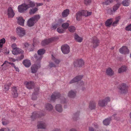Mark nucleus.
Returning a JSON list of instances; mask_svg holds the SVG:
<instances>
[{"instance_id":"nucleus-1","label":"nucleus","mask_w":131,"mask_h":131,"mask_svg":"<svg viewBox=\"0 0 131 131\" xmlns=\"http://www.w3.org/2000/svg\"><path fill=\"white\" fill-rule=\"evenodd\" d=\"M34 3L30 1L28 4H23L19 5L18 7V11L20 13H23L28 8L33 7L35 6Z\"/></svg>"},{"instance_id":"nucleus-2","label":"nucleus","mask_w":131,"mask_h":131,"mask_svg":"<svg viewBox=\"0 0 131 131\" xmlns=\"http://www.w3.org/2000/svg\"><path fill=\"white\" fill-rule=\"evenodd\" d=\"M52 60L54 63H53L52 61H50L49 63V67L50 68L53 67L55 68L58 67L59 64L60 62V60L55 58L52 54Z\"/></svg>"},{"instance_id":"nucleus-3","label":"nucleus","mask_w":131,"mask_h":131,"mask_svg":"<svg viewBox=\"0 0 131 131\" xmlns=\"http://www.w3.org/2000/svg\"><path fill=\"white\" fill-rule=\"evenodd\" d=\"M45 52L46 51L44 49H39L37 51L38 55L35 54L34 55V57L37 61H39L42 57V56L45 53Z\"/></svg>"},{"instance_id":"nucleus-4","label":"nucleus","mask_w":131,"mask_h":131,"mask_svg":"<svg viewBox=\"0 0 131 131\" xmlns=\"http://www.w3.org/2000/svg\"><path fill=\"white\" fill-rule=\"evenodd\" d=\"M128 86L124 83L121 84L119 87V89L122 94H126L128 92Z\"/></svg>"},{"instance_id":"nucleus-5","label":"nucleus","mask_w":131,"mask_h":131,"mask_svg":"<svg viewBox=\"0 0 131 131\" xmlns=\"http://www.w3.org/2000/svg\"><path fill=\"white\" fill-rule=\"evenodd\" d=\"M91 46L94 48H96L98 46L100 43V41L95 37H93L92 38Z\"/></svg>"},{"instance_id":"nucleus-6","label":"nucleus","mask_w":131,"mask_h":131,"mask_svg":"<svg viewBox=\"0 0 131 131\" xmlns=\"http://www.w3.org/2000/svg\"><path fill=\"white\" fill-rule=\"evenodd\" d=\"M84 62L83 60L82 59H78L75 61L73 64L75 67H81L84 65Z\"/></svg>"},{"instance_id":"nucleus-7","label":"nucleus","mask_w":131,"mask_h":131,"mask_svg":"<svg viewBox=\"0 0 131 131\" xmlns=\"http://www.w3.org/2000/svg\"><path fill=\"white\" fill-rule=\"evenodd\" d=\"M16 32L20 37H22L25 34V31L24 29L20 27H18L16 28Z\"/></svg>"},{"instance_id":"nucleus-8","label":"nucleus","mask_w":131,"mask_h":131,"mask_svg":"<svg viewBox=\"0 0 131 131\" xmlns=\"http://www.w3.org/2000/svg\"><path fill=\"white\" fill-rule=\"evenodd\" d=\"M70 47L67 45L62 46L61 47V50L62 52L64 54L68 53L70 52Z\"/></svg>"},{"instance_id":"nucleus-9","label":"nucleus","mask_w":131,"mask_h":131,"mask_svg":"<svg viewBox=\"0 0 131 131\" xmlns=\"http://www.w3.org/2000/svg\"><path fill=\"white\" fill-rule=\"evenodd\" d=\"M39 88H35L34 92L32 93L31 99L33 100H37V96L39 94Z\"/></svg>"},{"instance_id":"nucleus-10","label":"nucleus","mask_w":131,"mask_h":131,"mask_svg":"<svg viewBox=\"0 0 131 131\" xmlns=\"http://www.w3.org/2000/svg\"><path fill=\"white\" fill-rule=\"evenodd\" d=\"M40 67V65L39 62L37 64H35L32 65L31 67V72L33 73H35L37 69Z\"/></svg>"},{"instance_id":"nucleus-11","label":"nucleus","mask_w":131,"mask_h":131,"mask_svg":"<svg viewBox=\"0 0 131 131\" xmlns=\"http://www.w3.org/2000/svg\"><path fill=\"white\" fill-rule=\"evenodd\" d=\"M18 87L14 86L12 88V95L14 98L17 97L18 96V94L17 92Z\"/></svg>"},{"instance_id":"nucleus-12","label":"nucleus","mask_w":131,"mask_h":131,"mask_svg":"<svg viewBox=\"0 0 131 131\" xmlns=\"http://www.w3.org/2000/svg\"><path fill=\"white\" fill-rule=\"evenodd\" d=\"M119 52L122 54H126L129 53V51L127 47L125 46H123L119 50Z\"/></svg>"},{"instance_id":"nucleus-13","label":"nucleus","mask_w":131,"mask_h":131,"mask_svg":"<svg viewBox=\"0 0 131 131\" xmlns=\"http://www.w3.org/2000/svg\"><path fill=\"white\" fill-rule=\"evenodd\" d=\"M7 15L9 18H13L14 16V12L12 7H9L8 8Z\"/></svg>"},{"instance_id":"nucleus-14","label":"nucleus","mask_w":131,"mask_h":131,"mask_svg":"<svg viewBox=\"0 0 131 131\" xmlns=\"http://www.w3.org/2000/svg\"><path fill=\"white\" fill-rule=\"evenodd\" d=\"M26 88L29 89L33 88L34 86V82L30 81L27 82L25 83Z\"/></svg>"},{"instance_id":"nucleus-15","label":"nucleus","mask_w":131,"mask_h":131,"mask_svg":"<svg viewBox=\"0 0 131 131\" xmlns=\"http://www.w3.org/2000/svg\"><path fill=\"white\" fill-rule=\"evenodd\" d=\"M38 113H39L37 112H34L33 113L31 117L32 120H34L37 117H40L41 116L44 115L42 114H40L39 113V114Z\"/></svg>"},{"instance_id":"nucleus-16","label":"nucleus","mask_w":131,"mask_h":131,"mask_svg":"<svg viewBox=\"0 0 131 131\" xmlns=\"http://www.w3.org/2000/svg\"><path fill=\"white\" fill-rule=\"evenodd\" d=\"M54 39L55 38L53 37L48 39L42 41L41 42L43 46H45L51 42L52 41L54 40Z\"/></svg>"},{"instance_id":"nucleus-17","label":"nucleus","mask_w":131,"mask_h":131,"mask_svg":"<svg viewBox=\"0 0 131 131\" xmlns=\"http://www.w3.org/2000/svg\"><path fill=\"white\" fill-rule=\"evenodd\" d=\"M83 76L80 75L77 76L74 78L70 82V83L71 84L75 82H77L80 80L82 78Z\"/></svg>"},{"instance_id":"nucleus-18","label":"nucleus","mask_w":131,"mask_h":131,"mask_svg":"<svg viewBox=\"0 0 131 131\" xmlns=\"http://www.w3.org/2000/svg\"><path fill=\"white\" fill-rule=\"evenodd\" d=\"M60 96V94L57 92L53 93L51 96V100L54 101L56 99L58 98Z\"/></svg>"},{"instance_id":"nucleus-19","label":"nucleus","mask_w":131,"mask_h":131,"mask_svg":"<svg viewBox=\"0 0 131 131\" xmlns=\"http://www.w3.org/2000/svg\"><path fill=\"white\" fill-rule=\"evenodd\" d=\"M106 73L107 75L110 76L113 75L114 73V71L110 67L107 68L106 69Z\"/></svg>"},{"instance_id":"nucleus-20","label":"nucleus","mask_w":131,"mask_h":131,"mask_svg":"<svg viewBox=\"0 0 131 131\" xmlns=\"http://www.w3.org/2000/svg\"><path fill=\"white\" fill-rule=\"evenodd\" d=\"M46 124L43 122L41 121L38 122L37 127L38 128L45 129L46 127Z\"/></svg>"},{"instance_id":"nucleus-21","label":"nucleus","mask_w":131,"mask_h":131,"mask_svg":"<svg viewBox=\"0 0 131 131\" xmlns=\"http://www.w3.org/2000/svg\"><path fill=\"white\" fill-rule=\"evenodd\" d=\"M12 52L13 54L16 55L21 53H22L23 52V51L21 49L19 48H17L13 49Z\"/></svg>"},{"instance_id":"nucleus-22","label":"nucleus","mask_w":131,"mask_h":131,"mask_svg":"<svg viewBox=\"0 0 131 131\" xmlns=\"http://www.w3.org/2000/svg\"><path fill=\"white\" fill-rule=\"evenodd\" d=\"M76 92L75 91H73L71 90L68 93V96L71 98H74L76 96Z\"/></svg>"},{"instance_id":"nucleus-23","label":"nucleus","mask_w":131,"mask_h":131,"mask_svg":"<svg viewBox=\"0 0 131 131\" xmlns=\"http://www.w3.org/2000/svg\"><path fill=\"white\" fill-rule=\"evenodd\" d=\"M96 103L94 101H90L89 104V108L91 110L95 109L96 107Z\"/></svg>"},{"instance_id":"nucleus-24","label":"nucleus","mask_w":131,"mask_h":131,"mask_svg":"<svg viewBox=\"0 0 131 131\" xmlns=\"http://www.w3.org/2000/svg\"><path fill=\"white\" fill-rule=\"evenodd\" d=\"M83 10L81 11H79L76 14V19L78 21L80 20L81 17L83 16Z\"/></svg>"},{"instance_id":"nucleus-25","label":"nucleus","mask_w":131,"mask_h":131,"mask_svg":"<svg viewBox=\"0 0 131 131\" xmlns=\"http://www.w3.org/2000/svg\"><path fill=\"white\" fill-rule=\"evenodd\" d=\"M24 46L26 49L28 50L29 51H32L34 49V48L33 47L32 48H31L32 46L31 45L27 43H25L24 44Z\"/></svg>"},{"instance_id":"nucleus-26","label":"nucleus","mask_w":131,"mask_h":131,"mask_svg":"<svg viewBox=\"0 0 131 131\" xmlns=\"http://www.w3.org/2000/svg\"><path fill=\"white\" fill-rule=\"evenodd\" d=\"M45 108L47 111H50L52 110L53 106L51 104L48 103L46 104Z\"/></svg>"},{"instance_id":"nucleus-27","label":"nucleus","mask_w":131,"mask_h":131,"mask_svg":"<svg viewBox=\"0 0 131 131\" xmlns=\"http://www.w3.org/2000/svg\"><path fill=\"white\" fill-rule=\"evenodd\" d=\"M23 63L26 67H29L31 65L30 61L27 59L24 60L23 62Z\"/></svg>"},{"instance_id":"nucleus-28","label":"nucleus","mask_w":131,"mask_h":131,"mask_svg":"<svg viewBox=\"0 0 131 131\" xmlns=\"http://www.w3.org/2000/svg\"><path fill=\"white\" fill-rule=\"evenodd\" d=\"M35 23V22L31 18L28 21L27 25L29 27H31L34 25Z\"/></svg>"},{"instance_id":"nucleus-29","label":"nucleus","mask_w":131,"mask_h":131,"mask_svg":"<svg viewBox=\"0 0 131 131\" xmlns=\"http://www.w3.org/2000/svg\"><path fill=\"white\" fill-rule=\"evenodd\" d=\"M127 70V67L125 66H122L118 69V72L119 73H121L124 72H125Z\"/></svg>"},{"instance_id":"nucleus-30","label":"nucleus","mask_w":131,"mask_h":131,"mask_svg":"<svg viewBox=\"0 0 131 131\" xmlns=\"http://www.w3.org/2000/svg\"><path fill=\"white\" fill-rule=\"evenodd\" d=\"M13 63H11L10 62H8L7 61H5V62L3 63V64L2 65V66H5L6 67L4 69L5 70H6L7 69V68L9 66V64H10L12 66V64Z\"/></svg>"},{"instance_id":"nucleus-31","label":"nucleus","mask_w":131,"mask_h":131,"mask_svg":"<svg viewBox=\"0 0 131 131\" xmlns=\"http://www.w3.org/2000/svg\"><path fill=\"white\" fill-rule=\"evenodd\" d=\"M18 23L19 25L23 26L24 25L25 20L22 17H19L17 19Z\"/></svg>"},{"instance_id":"nucleus-32","label":"nucleus","mask_w":131,"mask_h":131,"mask_svg":"<svg viewBox=\"0 0 131 131\" xmlns=\"http://www.w3.org/2000/svg\"><path fill=\"white\" fill-rule=\"evenodd\" d=\"M55 109L57 111L59 112H61L62 111V106L60 104H57L56 105Z\"/></svg>"},{"instance_id":"nucleus-33","label":"nucleus","mask_w":131,"mask_h":131,"mask_svg":"<svg viewBox=\"0 0 131 131\" xmlns=\"http://www.w3.org/2000/svg\"><path fill=\"white\" fill-rule=\"evenodd\" d=\"M99 105L100 106L103 107L107 105L104 99L100 100L98 102Z\"/></svg>"},{"instance_id":"nucleus-34","label":"nucleus","mask_w":131,"mask_h":131,"mask_svg":"<svg viewBox=\"0 0 131 131\" xmlns=\"http://www.w3.org/2000/svg\"><path fill=\"white\" fill-rule=\"evenodd\" d=\"M110 118H108L105 119L103 121V124L105 125H109L110 123V121L111 120Z\"/></svg>"},{"instance_id":"nucleus-35","label":"nucleus","mask_w":131,"mask_h":131,"mask_svg":"<svg viewBox=\"0 0 131 131\" xmlns=\"http://www.w3.org/2000/svg\"><path fill=\"white\" fill-rule=\"evenodd\" d=\"M69 11L68 9H67L64 10L62 13V16L63 17L67 16L69 14Z\"/></svg>"},{"instance_id":"nucleus-36","label":"nucleus","mask_w":131,"mask_h":131,"mask_svg":"<svg viewBox=\"0 0 131 131\" xmlns=\"http://www.w3.org/2000/svg\"><path fill=\"white\" fill-rule=\"evenodd\" d=\"M74 38L76 41L79 42H81L83 40V38L79 37L77 34L75 35Z\"/></svg>"},{"instance_id":"nucleus-37","label":"nucleus","mask_w":131,"mask_h":131,"mask_svg":"<svg viewBox=\"0 0 131 131\" xmlns=\"http://www.w3.org/2000/svg\"><path fill=\"white\" fill-rule=\"evenodd\" d=\"M130 3L129 0H124L122 2V4L124 6H127L129 5Z\"/></svg>"},{"instance_id":"nucleus-38","label":"nucleus","mask_w":131,"mask_h":131,"mask_svg":"<svg viewBox=\"0 0 131 131\" xmlns=\"http://www.w3.org/2000/svg\"><path fill=\"white\" fill-rule=\"evenodd\" d=\"M113 22V19L110 18L108 19L106 22L105 25L106 26H109Z\"/></svg>"},{"instance_id":"nucleus-39","label":"nucleus","mask_w":131,"mask_h":131,"mask_svg":"<svg viewBox=\"0 0 131 131\" xmlns=\"http://www.w3.org/2000/svg\"><path fill=\"white\" fill-rule=\"evenodd\" d=\"M83 16L85 17L89 16L91 15L92 12H88L87 10H83Z\"/></svg>"},{"instance_id":"nucleus-40","label":"nucleus","mask_w":131,"mask_h":131,"mask_svg":"<svg viewBox=\"0 0 131 131\" xmlns=\"http://www.w3.org/2000/svg\"><path fill=\"white\" fill-rule=\"evenodd\" d=\"M121 17L119 16L116 17L115 18V21L113 22L112 24L113 26H116V24L118 23Z\"/></svg>"},{"instance_id":"nucleus-41","label":"nucleus","mask_w":131,"mask_h":131,"mask_svg":"<svg viewBox=\"0 0 131 131\" xmlns=\"http://www.w3.org/2000/svg\"><path fill=\"white\" fill-rule=\"evenodd\" d=\"M40 17L39 15H36L34 16L33 17L31 18L35 23L38 20L40 19Z\"/></svg>"},{"instance_id":"nucleus-42","label":"nucleus","mask_w":131,"mask_h":131,"mask_svg":"<svg viewBox=\"0 0 131 131\" xmlns=\"http://www.w3.org/2000/svg\"><path fill=\"white\" fill-rule=\"evenodd\" d=\"M38 10L37 8L35 7L34 8L31 9L29 11V13L30 14H34Z\"/></svg>"},{"instance_id":"nucleus-43","label":"nucleus","mask_w":131,"mask_h":131,"mask_svg":"<svg viewBox=\"0 0 131 131\" xmlns=\"http://www.w3.org/2000/svg\"><path fill=\"white\" fill-rule=\"evenodd\" d=\"M75 27L73 26H70L68 28L69 31L71 32H74L75 30Z\"/></svg>"},{"instance_id":"nucleus-44","label":"nucleus","mask_w":131,"mask_h":131,"mask_svg":"<svg viewBox=\"0 0 131 131\" xmlns=\"http://www.w3.org/2000/svg\"><path fill=\"white\" fill-rule=\"evenodd\" d=\"M11 84L9 83L8 84H5L4 85V90L6 91H7L9 89V87L11 85Z\"/></svg>"},{"instance_id":"nucleus-45","label":"nucleus","mask_w":131,"mask_h":131,"mask_svg":"<svg viewBox=\"0 0 131 131\" xmlns=\"http://www.w3.org/2000/svg\"><path fill=\"white\" fill-rule=\"evenodd\" d=\"M0 131H15V130L13 129H9L8 128H3L0 129Z\"/></svg>"},{"instance_id":"nucleus-46","label":"nucleus","mask_w":131,"mask_h":131,"mask_svg":"<svg viewBox=\"0 0 131 131\" xmlns=\"http://www.w3.org/2000/svg\"><path fill=\"white\" fill-rule=\"evenodd\" d=\"M69 25V24L67 23H65L62 24V26L64 29H66L67 28Z\"/></svg>"},{"instance_id":"nucleus-47","label":"nucleus","mask_w":131,"mask_h":131,"mask_svg":"<svg viewBox=\"0 0 131 131\" xmlns=\"http://www.w3.org/2000/svg\"><path fill=\"white\" fill-rule=\"evenodd\" d=\"M5 40L4 38L0 40V47L2 48L3 47V44L5 43Z\"/></svg>"},{"instance_id":"nucleus-48","label":"nucleus","mask_w":131,"mask_h":131,"mask_svg":"<svg viewBox=\"0 0 131 131\" xmlns=\"http://www.w3.org/2000/svg\"><path fill=\"white\" fill-rule=\"evenodd\" d=\"M120 4H117L115 5L113 7V9L114 11H115L117 10L118 9L119 7Z\"/></svg>"},{"instance_id":"nucleus-49","label":"nucleus","mask_w":131,"mask_h":131,"mask_svg":"<svg viewBox=\"0 0 131 131\" xmlns=\"http://www.w3.org/2000/svg\"><path fill=\"white\" fill-rule=\"evenodd\" d=\"M104 100L105 101V103H106L107 105V104L108 103L110 102L111 101V99L110 97L108 96L105 97L104 99Z\"/></svg>"},{"instance_id":"nucleus-50","label":"nucleus","mask_w":131,"mask_h":131,"mask_svg":"<svg viewBox=\"0 0 131 131\" xmlns=\"http://www.w3.org/2000/svg\"><path fill=\"white\" fill-rule=\"evenodd\" d=\"M113 2V0H107L105 2H104L103 4L106 5H108L110 3H112Z\"/></svg>"},{"instance_id":"nucleus-51","label":"nucleus","mask_w":131,"mask_h":131,"mask_svg":"<svg viewBox=\"0 0 131 131\" xmlns=\"http://www.w3.org/2000/svg\"><path fill=\"white\" fill-rule=\"evenodd\" d=\"M125 29L127 31H131V24L126 26L125 28Z\"/></svg>"},{"instance_id":"nucleus-52","label":"nucleus","mask_w":131,"mask_h":131,"mask_svg":"<svg viewBox=\"0 0 131 131\" xmlns=\"http://www.w3.org/2000/svg\"><path fill=\"white\" fill-rule=\"evenodd\" d=\"M62 22L63 21L62 19H59L58 20V21L56 24V25L58 27L60 26Z\"/></svg>"},{"instance_id":"nucleus-53","label":"nucleus","mask_w":131,"mask_h":131,"mask_svg":"<svg viewBox=\"0 0 131 131\" xmlns=\"http://www.w3.org/2000/svg\"><path fill=\"white\" fill-rule=\"evenodd\" d=\"M57 31L60 33H62L64 32V30L60 28H58L57 29Z\"/></svg>"},{"instance_id":"nucleus-54","label":"nucleus","mask_w":131,"mask_h":131,"mask_svg":"<svg viewBox=\"0 0 131 131\" xmlns=\"http://www.w3.org/2000/svg\"><path fill=\"white\" fill-rule=\"evenodd\" d=\"M12 66H13L14 68L16 71L17 72H19V68H18L16 67V66H15V64L14 63H12Z\"/></svg>"},{"instance_id":"nucleus-55","label":"nucleus","mask_w":131,"mask_h":131,"mask_svg":"<svg viewBox=\"0 0 131 131\" xmlns=\"http://www.w3.org/2000/svg\"><path fill=\"white\" fill-rule=\"evenodd\" d=\"M91 2V0H84V3L86 5L89 4Z\"/></svg>"},{"instance_id":"nucleus-56","label":"nucleus","mask_w":131,"mask_h":131,"mask_svg":"<svg viewBox=\"0 0 131 131\" xmlns=\"http://www.w3.org/2000/svg\"><path fill=\"white\" fill-rule=\"evenodd\" d=\"M67 101L64 98L62 97L61 99V103H66L67 102Z\"/></svg>"},{"instance_id":"nucleus-57","label":"nucleus","mask_w":131,"mask_h":131,"mask_svg":"<svg viewBox=\"0 0 131 131\" xmlns=\"http://www.w3.org/2000/svg\"><path fill=\"white\" fill-rule=\"evenodd\" d=\"M17 46L15 43H14L13 44L11 45V47L13 49L17 48Z\"/></svg>"},{"instance_id":"nucleus-58","label":"nucleus","mask_w":131,"mask_h":131,"mask_svg":"<svg viewBox=\"0 0 131 131\" xmlns=\"http://www.w3.org/2000/svg\"><path fill=\"white\" fill-rule=\"evenodd\" d=\"M9 123V122L8 121H3L2 122V124L4 125H6L7 124H8Z\"/></svg>"},{"instance_id":"nucleus-59","label":"nucleus","mask_w":131,"mask_h":131,"mask_svg":"<svg viewBox=\"0 0 131 131\" xmlns=\"http://www.w3.org/2000/svg\"><path fill=\"white\" fill-rule=\"evenodd\" d=\"M35 4V6L36 5V6H42L43 5V3H36V4Z\"/></svg>"},{"instance_id":"nucleus-60","label":"nucleus","mask_w":131,"mask_h":131,"mask_svg":"<svg viewBox=\"0 0 131 131\" xmlns=\"http://www.w3.org/2000/svg\"><path fill=\"white\" fill-rule=\"evenodd\" d=\"M79 112H78L77 113H76L74 114V118H76V117H77L79 115Z\"/></svg>"},{"instance_id":"nucleus-61","label":"nucleus","mask_w":131,"mask_h":131,"mask_svg":"<svg viewBox=\"0 0 131 131\" xmlns=\"http://www.w3.org/2000/svg\"><path fill=\"white\" fill-rule=\"evenodd\" d=\"M36 40L35 39H34L33 40V47H35L36 45V44H38V42L37 41V43H36Z\"/></svg>"},{"instance_id":"nucleus-62","label":"nucleus","mask_w":131,"mask_h":131,"mask_svg":"<svg viewBox=\"0 0 131 131\" xmlns=\"http://www.w3.org/2000/svg\"><path fill=\"white\" fill-rule=\"evenodd\" d=\"M52 26L53 29H55L58 26L56 25V24H52Z\"/></svg>"},{"instance_id":"nucleus-63","label":"nucleus","mask_w":131,"mask_h":131,"mask_svg":"<svg viewBox=\"0 0 131 131\" xmlns=\"http://www.w3.org/2000/svg\"><path fill=\"white\" fill-rule=\"evenodd\" d=\"M89 131H94V129L92 127H90L89 128Z\"/></svg>"},{"instance_id":"nucleus-64","label":"nucleus","mask_w":131,"mask_h":131,"mask_svg":"<svg viewBox=\"0 0 131 131\" xmlns=\"http://www.w3.org/2000/svg\"><path fill=\"white\" fill-rule=\"evenodd\" d=\"M52 131H61L60 129H53Z\"/></svg>"}]
</instances>
